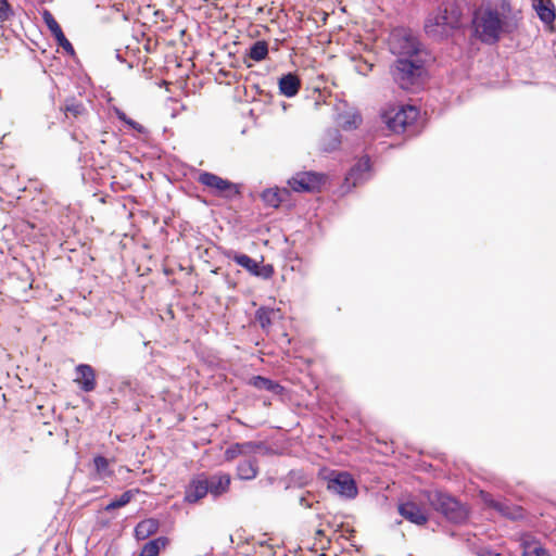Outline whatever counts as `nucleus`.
<instances>
[{"label": "nucleus", "mask_w": 556, "mask_h": 556, "mask_svg": "<svg viewBox=\"0 0 556 556\" xmlns=\"http://www.w3.org/2000/svg\"><path fill=\"white\" fill-rule=\"evenodd\" d=\"M522 20L521 11H515L510 0H497L495 5L478 9L472 18L475 34L484 43L493 45L502 34H513Z\"/></svg>", "instance_id": "1"}, {"label": "nucleus", "mask_w": 556, "mask_h": 556, "mask_svg": "<svg viewBox=\"0 0 556 556\" xmlns=\"http://www.w3.org/2000/svg\"><path fill=\"white\" fill-rule=\"evenodd\" d=\"M462 8L456 0L444 1L425 21L426 34L435 40L446 38L460 26Z\"/></svg>", "instance_id": "2"}, {"label": "nucleus", "mask_w": 556, "mask_h": 556, "mask_svg": "<svg viewBox=\"0 0 556 556\" xmlns=\"http://www.w3.org/2000/svg\"><path fill=\"white\" fill-rule=\"evenodd\" d=\"M422 73L424 67L420 62L405 58L397 59L392 68L394 81L405 90L419 85Z\"/></svg>", "instance_id": "3"}, {"label": "nucleus", "mask_w": 556, "mask_h": 556, "mask_svg": "<svg viewBox=\"0 0 556 556\" xmlns=\"http://www.w3.org/2000/svg\"><path fill=\"white\" fill-rule=\"evenodd\" d=\"M433 508L452 522H463L467 519L466 507L455 497L442 492H435L428 497Z\"/></svg>", "instance_id": "4"}, {"label": "nucleus", "mask_w": 556, "mask_h": 556, "mask_svg": "<svg viewBox=\"0 0 556 556\" xmlns=\"http://www.w3.org/2000/svg\"><path fill=\"white\" fill-rule=\"evenodd\" d=\"M399 514L408 522L422 527L429 521L427 504L418 496L409 495L400 500Z\"/></svg>", "instance_id": "5"}, {"label": "nucleus", "mask_w": 556, "mask_h": 556, "mask_svg": "<svg viewBox=\"0 0 556 556\" xmlns=\"http://www.w3.org/2000/svg\"><path fill=\"white\" fill-rule=\"evenodd\" d=\"M327 175L316 172H299L288 179V186L295 192H320L327 182Z\"/></svg>", "instance_id": "6"}, {"label": "nucleus", "mask_w": 556, "mask_h": 556, "mask_svg": "<svg viewBox=\"0 0 556 556\" xmlns=\"http://www.w3.org/2000/svg\"><path fill=\"white\" fill-rule=\"evenodd\" d=\"M198 182L210 189L216 195L231 199L238 195L237 185L210 172H202L198 176Z\"/></svg>", "instance_id": "7"}, {"label": "nucleus", "mask_w": 556, "mask_h": 556, "mask_svg": "<svg viewBox=\"0 0 556 556\" xmlns=\"http://www.w3.org/2000/svg\"><path fill=\"white\" fill-rule=\"evenodd\" d=\"M419 116V111L413 105L401 106L394 114L387 116L388 127L396 134H403L413 127Z\"/></svg>", "instance_id": "8"}, {"label": "nucleus", "mask_w": 556, "mask_h": 556, "mask_svg": "<svg viewBox=\"0 0 556 556\" xmlns=\"http://www.w3.org/2000/svg\"><path fill=\"white\" fill-rule=\"evenodd\" d=\"M208 489L210 484L206 475H197L185 488L184 501L189 504H195L207 495Z\"/></svg>", "instance_id": "9"}, {"label": "nucleus", "mask_w": 556, "mask_h": 556, "mask_svg": "<svg viewBox=\"0 0 556 556\" xmlns=\"http://www.w3.org/2000/svg\"><path fill=\"white\" fill-rule=\"evenodd\" d=\"M328 489L345 497H354L357 488L354 479L348 472H337L328 482Z\"/></svg>", "instance_id": "10"}, {"label": "nucleus", "mask_w": 556, "mask_h": 556, "mask_svg": "<svg viewBox=\"0 0 556 556\" xmlns=\"http://www.w3.org/2000/svg\"><path fill=\"white\" fill-rule=\"evenodd\" d=\"M74 382L84 392H92L97 387L96 370L88 364H79L75 368Z\"/></svg>", "instance_id": "11"}, {"label": "nucleus", "mask_w": 556, "mask_h": 556, "mask_svg": "<svg viewBox=\"0 0 556 556\" xmlns=\"http://www.w3.org/2000/svg\"><path fill=\"white\" fill-rule=\"evenodd\" d=\"M485 502L489 507L495 509L503 517L508 518L510 520H519L525 517L523 508L518 505L495 500H486Z\"/></svg>", "instance_id": "12"}, {"label": "nucleus", "mask_w": 556, "mask_h": 556, "mask_svg": "<svg viewBox=\"0 0 556 556\" xmlns=\"http://www.w3.org/2000/svg\"><path fill=\"white\" fill-rule=\"evenodd\" d=\"M281 311L279 308H270L266 306L260 307L255 312V321L260 325L262 330L269 333L271 326L278 319H281Z\"/></svg>", "instance_id": "13"}, {"label": "nucleus", "mask_w": 556, "mask_h": 556, "mask_svg": "<svg viewBox=\"0 0 556 556\" xmlns=\"http://www.w3.org/2000/svg\"><path fill=\"white\" fill-rule=\"evenodd\" d=\"M362 116L354 108H348L337 114L336 123L343 130H354L362 124Z\"/></svg>", "instance_id": "14"}, {"label": "nucleus", "mask_w": 556, "mask_h": 556, "mask_svg": "<svg viewBox=\"0 0 556 556\" xmlns=\"http://www.w3.org/2000/svg\"><path fill=\"white\" fill-rule=\"evenodd\" d=\"M291 192L288 188H268L261 194L263 202L274 208H278L283 202L288 201Z\"/></svg>", "instance_id": "15"}, {"label": "nucleus", "mask_w": 556, "mask_h": 556, "mask_svg": "<svg viewBox=\"0 0 556 556\" xmlns=\"http://www.w3.org/2000/svg\"><path fill=\"white\" fill-rule=\"evenodd\" d=\"M532 8L545 25H553L556 18V9L552 0H532Z\"/></svg>", "instance_id": "16"}, {"label": "nucleus", "mask_w": 556, "mask_h": 556, "mask_svg": "<svg viewBox=\"0 0 556 556\" xmlns=\"http://www.w3.org/2000/svg\"><path fill=\"white\" fill-rule=\"evenodd\" d=\"M260 443H255L252 441L243 442V443H233L229 447L226 448L224 453V457L226 462H232L239 456L250 455L254 453L256 450L261 448Z\"/></svg>", "instance_id": "17"}, {"label": "nucleus", "mask_w": 556, "mask_h": 556, "mask_svg": "<svg viewBox=\"0 0 556 556\" xmlns=\"http://www.w3.org/2000/svg\"><path fill=\"white\" fill-rule=\"evenodd\" d=\"M61 111L67 119L72 121L80 119L88 115V110L85 104L74 97L65 99Z\"/></svg>", "instance_id": "18"}, {"label": "nucleus", "mask_w": 556, "mask_h": 556, "mask_svg": "<svg viewBox=\"0 0 556 556\" xmlns=\"http://www.w3.org/2000/svg\"><path fill=\"white\" fill-rule=\"evenodd\" d=\"M260 466L256 457L242 459L236 469V476L239 480H253L258 476Z\"/></svg>", "instance_id": "19"}, {"label": "nucleus", "mask_w": 556, "mask_h": 556, "mask_svg": "<svg viewBox=\"0 0 556 556\" xmlns=\"http://www.w3.org/2000/svg\"><path fill=\"white\" fill-rule=\"evenodd\" d=\"M231 478L229 473H217L208 478V493L218 497L227 493L230 489Z\"/></svg>", "instance_id": "20"}, {"label": "nucleus", "mask_w": 556, "mask_h": 556, "mask_svg": "<svg viewBox=\"0 0 556 556\" xmlns=\"http://www.w3.org/2000/svg\"><path fill=\"white\" fill-rule=\"evenodd\" d=\"M160 528V521L155 518H147L141 520L135 527L134 535L136 540L143 541L155 534Z\"/></svg>", "instance_id": "21"}, {"label": "nucleus", "mask_w": 556, "mask_h": 556, "mask_svg": "<svg viewBox=\"0 0 556 556\" xmlns=\"http://www.w3.org/2000/svg\"><path fill=\"white\" fill-rule=\"evenodd\" d=\"M278 86L281 94L291 98L298 94L301 88V80L298 75L289 73L279 79Z\"/></svg>", "instance_id": "22"}, {"label": "nucleus", "mask_w": 556, "mask_h": 556, "mask_svg": "<svg viewBox=\"0 0 556 556\" xmlns=\"http://www.w3.org/2000/svg\"><path fill=\"white\" fill-rule=\"evenodd\" d=\"M169 544L167 536H159L144 543L138 556H159Z\"/></svg>", "instance_id": "23"}, {"label": "nucleus", "mask_w": 556, "mask_h": 556, "mask_svg": "<svg viewBox=\"0 0 556 556\" xmlns=\"http://www.w3.org/2000/svg\"><path fill=\"white\" fill-rule=\"evenodd\" d=\"M249 384L253 386L258 390H266L274 394H281L283 391V387L278 382H275L263 376H253L249 380Z\"/></svg>", "instance_id": "24"}, {"label": "nucleus", "mask_w": 556, "mask_h": 556, "mask_svg": "<svg viewBox=\"0 0 556 556\" xmlns=\"http://www.w3.org/2000/svg\"><path fill=\"white\" fill-rule=\"evenodd\" d=\"M371 169V163L368 155H365L358 160V162L352 167L350 176L356 181L365 179Z\"/></svg>", "instance_id": "25"}, {"label": "nucleus", "mask_w": 556, "mask_h": 556, "mask_svg": "<svg viewBox=\"0 0 556 556\" xmlns=\"http://www.w3.org/2000/svg\"><path fill=\"white\" fill-rule=\"evenodd\" d=\"M521 546L522 556H549L548 551L538 541L526 540Z\"/></svg>", "instance_id": "26"}, {"label": "nucleus", "mask_w": 556, "mask_h": 556, "mask_svg": "<svg viewBox=\"0 0 556 556\" xmlns=\"http://www.w3.org/2000/svg\"><path fill=\"white\" fill-rule=\"evenodd\" d=\"M268 55V43L265 40L255 41L249 49L247 56L255 62L265 60Z\"/></svg>", "instance_id": "27"}, {"label": "nucleus", "mask_w": 556, "mask_h": 556, "mask_svg": "<svg viewBox=\"0 0 556 556\" xmlns=\"http://www.w3.org/2000/svg\"><path fill=\"white\" fill-rule=\"evenodd\" d=\"M232 260L237 265L243 267L251 275L255 276L256 269L258 268V263L256 261L243 253H236L232 256Z\"/></svg>", "instance_id": "28"}, {"label": "nucleus", "mask_w": 556, "mask_h": 556, "mask_svg": "<svg viewBox=\"0 0 556 556\" xmlns=\"http://www.w3.org/2000/svg\"><path fill=\"white\" fill-rule=\"evenodd\" d=\"M134 497L132 490L125 491L118 498L111 501L106 506L105 510L111 511L127 505Z\"/></svg>", "instance_id": "29"}, {"label": "nucleus", "mask_w": 556, "mask_h": 556, "mask_svg": "<svg viewBox=\"0 0 556 556\" xmlns=\"http://www.w3.org/2000/svg\"><path fill=\"white\" fill-rule=\"evenodd\" d=\"M42 18L53 37L58 34H60L61 31H63L60 24L58 23V21L54 18L53 14L50 11L46 10L42 13Z\"/></svg>", "instance_id": "30"}, {"label": "nucleus", "mask_w": 556, "mask_h": 556, "mask_svg": "<svg viewBox=\"0 0 556 556\" xmlns=\"http://www.w3.org/2000/svg\"><path fill=\"white\" fill-rule=\"evenodd\" d=\"M404 46L397 52L403 55H414L419 51L418 42L413 37H404Z\"/></svg>", "instance_id": "31"}, {"label": "nucleus", "mask_w": 556, "mask_h": 556, "mask_svg": "<svg viewBox=\"0 0 556 556\" xmlns=\"http://www.w3.org/2000/svg\"><path fill=\"white\" fill-rule=\"evenodd\" d=\"M117 118L122 122H124L125 124H127L129 127H131L132 129L137 130L138 132H143L144 131V127L137 123L136 121L127 117V115L125 114L124 111H122L121 109H115L114 110Z\"/></svg>", "instance_id": "32"}, {"label": "nucleus", "mask_w": 556, "mask_h": 556, "mask_svg": "<svg viewBox=\"0 0 556 556\" xmlns=\"http://www.w3.org/2000/svg\"><path fill=\"white\" fill-rule=\"evenodd\" d=\"M13 15L14 11L9 0H0V22H7Z\"/></svg>", "instance_id": "33"}, {"label": "nucleus", "mask_w": 556, "mask_h": 556, "mask_svg": "<svg viewBox=\"0 0 556 556\" xmlns=\"http://www.w3.org/2000/svg\"><path fill=\"white\" fill-rule=\"evenodd\" d=\"M54 39H55L58 46L62 47L65 52H67L71 55H73L75 53L73 45L68 41V39L65 37L63 31L55 35Z\"/></svg>", "instance_id": "34"}, {"label": "nucleus", "mask_w": 556, "mask_h": 556, "mask_svg": "<svg viewBox=\"0 0 556 556\" xmlns=\"http://www.w3.org/2000/svg\"><path fill=\"white\" fill-rule=\"evenodd\" d=\"M269 540L257 541L254 546H258L261 548V556H275V551L273 545L269 543Z\"/></svg>", "instance_id": "35"}, {"label": "nucleus", "mask_w": 556, "mask_h": 556, "mask_svg": "<svg viewBox=\"0 0 556 556\" xmlns=\"http://www.w3.org/2000/svg\"><path fill=\"white\" fill-rule=\"evenodd\" d=\"M274 266L271 264L260 265L256 269L255 276L263 279H270L274 275Z\"/></svg>", "instance_id": "36"}, {"label": "nucleus", "mask_w": 556, "mask_h": 556, "mask_svg": "<svg viewBox=\"0 0 556 556\" xmlns=\"http://www.w3.org/2000/svg\"><path fill=\"white\" fill-rule=\"evenodd\" d=\"M93 464L98 473L106 472L110 466L109 460L101 455H98L93 458Z\"/></svg>", "instance_id": "37"}, {"label": "nucleus", "mask_w": 556, "mask_h": 556, "mask_svg": "<svg viewBox=\"0 0 556 556\" xmlns=\"http://www.w3.org/2000/svg\"><path fill=\"white\" fill-rule=\"evenodd\" d=\"M372 66L374 65L371 63L363 61L358 64V72L362 73L363 75H367V73L372 70Z\"/></svg>", "instance_id": "38"}, {"label": "nucleus", "mask_w": 556, "mask_h": 556, "mask_svg": "<svg viewBox=\"0 0 556 556\" xmlns=\"http://www.w3.org/2000/svg\"><path fill=\"white\" fill-rule=\"evenodd\" d=\"M323 534H324L323 530H320V529L316 530V535H323Z\"/></svg>", "instance_id": "39"}]
</instances>
